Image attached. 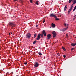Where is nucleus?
I'll list each match as a JSON object with an SVG mask.
<instances>
[{"label": "nucleus", "mask_w": 76, "mask_h": 76, "mask_svg": "<svg viewBox=\"0 0 76 76\" xmlns=\"http://www.w3.org/2000/svg\"><path fill=\"white\" fill-rule=\"evenodd\" d=\"M50 17H52L53 18H57V16L56 15H54L53 13L51 14L50 15Z\"/></svg>", "instance_id": "obj_1"}, {"label": "nucleus", "mask_w": 76, "mask_h": 76, "mask_svg": "<svg viewBox=\"0 0 76 76\" xmlns=\"http://www.w3.org/2000/svg\"><path fill=\"white\" fill-rule=\"evenodd\" d=\"M11 28H14L15 26V24L12 23H10L9 24Z\"/></svg>", "instance_id": "obj_2"}, {"label": "nucleus", "mask_w": 76, "mask_h": 76, "mask_svg": "<svg viewBox=\"0 0 76 76\" xmlns=\"http://www.w3.org/2000/svg\"><path fill=\"white\" fill-rule=\"evenodd\" d=\"M39 66V64L37 62L35 63L34 66L35 67H38Z\"/></svg>", "instance_id": "obj_3"}, {"label": "nucleus", "mask_w": 76, "mask_h": 76, "mask_svg": "<svg viewBox=\"0 0 76 76\" xmlns=\"http://www.w3.org/2000/svg\"><path fill=\"white\" fill-rule=\"evenodd\" d=\"M40 36H41V34L39 33L37 36L38 37L37 38V40H39L40 39Z\"/></svg>", "instance_id": "obj_4"}, {"label": "nucleus", "mask_w": 76, "mask_h": 76, "mask_svg": "<svg viewBox=\"0 0 76 76\" xmlns=\"http://www.w3.org/2000/svg\"><path fill=\"white\" fill-rule=\"evenodd\" d=\"M42 34L43 35H44V36L45 37L47 35V33L45 31V30H44L42 31Z\"/></svg>", "instance_id": "obj_5"}, {"label": "nucleus", "mask_w": 76, "mask_h": 76, "mask_svg": "<svg viewBox=\"0 0 76 76\" xmlns=\"http://www.w3.org/2000/svg\"><path fill=\"white\" fill-rule=\"evenodd\" d=\"M26 38H31V34H27L26 35Z\"/></svg>", "instance_id": "obj_6"}, {"label": "nucleus", "mask_w": 76, "mask_h": 76, "mask_svg": "<svg viewBox=\"0 0 76 76\" xmlns=\"http://www.w3.org/2000/svg\"><path fill=\"white\" fill-rule=\"evenodd\" d=\"M68 28V27H67L66 28H64L62 29H60V30L61 31H62V32H64Z\"/></svg>", "instance_id": "obj_7"}, {"label": "nucleus", "mask_w": 76, "mask_h": 76, "mask_svg": "<svg viewBox=\"0 0 76 76\" xmlns=\"http://www.w3.org/2000/svg\"><path fill=\"white\" fill-rule=\"evenodd\" d=\"M52 34L53 35V38H55V37H56V32H55V31H53L52 32Z\"/></svg>", "instance_id": "obj_8"}, {"label": "nucleus", "mask_w": 76, "mask_h": 76, "mask_svg": "<svg viewBox=\"0 0 76 76\" xmlns=\"http://www.w3.org/2000/svg\"><path fill=\"white\" fill-rule=\"evenodd\" d=\"M51 35L50 34H48V35H47V39H51Z\"/></svg>", "instance_id": "obj_9"}, {"label": "nucleus", "mask_w": 76, "mask_h": 76, "mask_svg": "<svg viewBox=\"0 0 76 76\" xmlns=\"http://www.w3.org/2000/svg\"><path fill=\"white\" fill-rule=\"evenodd\" d=\"M67 8V5H66L64 8V11H66V10Z\"/></svg>", "instance_id": "obj_10"}, {"label": "nucleus", "mask_w": 76, "mask_h": 76, "mask_svg": "<svg viewBox=\"0 0 76 76\" xmlns=\"http://www.w3.org/2000/svg\"><path fill=\"white\" fill-rule=\"evenodd\" d=\"M52 28H55L56 27V25L53 23H52Z\"/></svg>", "instance_id": "obj_11"}, {"label": "nucleus", "mask_w": 76, "mask_h": 76, "mask_svg": "<svg viewBox=\"0 0 76 76\" xmlns=\"http://www.w3.org/2000/svg\"><path fill=\"white\" fill-rule=\"evenodd\" d=\"M76 45V43L75 42V43H72L71 44V45H72V46H74V47H75V46Z\"/></svg>", "instance_id": "obj_12"}, {"label": "nucleus", "mask_w": 76, "mask_h": 76, "mask_svg": "<svg viewBox=\"0 0 76 76\" xmlns=\"http://www.w3.org/2000/svg\"><path fill=\"white\" fill-rule=\"evenodd\" d=\"M72 2H73V4H76V0H72Z\"/></svg>", "instance_id": "obj_13"}, {"label": "nucleus", "mask_w": 76, "mask_h": 76, "mask_svg": "<svg viewBox=\"0 0 76 76\" xmlns=\"http://www.w3.org/2000/svg\"><path fill=\"white\" fill-rule=\"evenodd\" d=\"M72 9L71 8H70V9L69 10V11L68 12V15L69 14V13H70V11L72 10Z\"/></svg>", "instance_id": "obj_14"}, {"label": "nucleus", "mask_w": 76, "mask_h": 76, "mask_svg": "<svg viewBox=\"0 0 76 76\" xmlns=\"http://www.w3.org/2000/svg\"><path fill=\"white\" fill-rule=\"evenodd\" d=\"M20 3H21V4H23V1L22 0L20 1Z\"/></svg>", "instance_id": "obj_15"}, {"label": "nucleus", "mask_w": 76, "mask_h": 76, "mask_svg": "<svg viewBox=\"0 0 76 76\" xmlns=\"http://www.w3.org/2000/svg\"><path fill=\"white\" fill-rule=\"evenodd\" d=\"M62 48L63 50L64 51H66V49H65L64 47H62Z\"/></svg>", "instance_id": "obj_16"}, {"label": "nucleus", "mask_w": 76, "mask_h": 76, "mask_svg": "<svg viewBox=\"0 0 76 76\" xmlns=\"http://www.w3.org/2000/svg\"><path fill=\"white\" fill-rule=\"evenodd\" d=\"M37 37V33H35L34 34V37L35 38V37Z\"/></svg>", "instance_id": "obj_17"}, {"label": "nucleus", "mask_w": 76, "mask_h": 76, "mask_svg": "<svg viewBox=\"0 0 76 76\" xmlns=\"http://www.w3.org/2000/svg\"><path fill=\"white\" fill-rule=\"evenodd\" d=\"M36 42H37V41H36V40L34 41L33 42V44H35V43H36Z\"/></svg>", "instance_id": "obj_18"}, {"label": "nucleus", "mask_w": 76, "mask_h": 76, "mask_svg": "<svg viewBox=\"0 0 76 76\" xmlns=\"http://www.w3.org/2000/svg\"><path fill=\"white\" fill-rule=\"evenodd\" d=\"M76 6H75L74 8V9L73 10V12H74V11H75V10H76Z\"/></svg>", "instance_id": "obj_19"}, {"label": "nucleus", "mask_w": 76, "mask_h": 76, "mask_svg": "<svg viewBox=\"0 0 76 76\" xmlns=\"http://www.w3.org/2000/svg\"><path fill=\"white\" fill-rule=\"evenodd\" d=\"M38 54H39V56H42V53H41L40 52H39Z\"/></svg>", "instance_id": "obj_20"}, {"label": "nucleus", "mask_w": 76, "mask_h": 76, "mask_svg": "<svg viewBox=\"0 0 76 76\" xmlns=\"http://www.w3.org/2000/svg\"><path fill=\"white\" fill-rule=\"evenodd\" d=\"M72 0H69V3H70L72 2Z\"/></svg>", "instance_id": "obj_21"}, {"label": "nucleus", "mask_w": 76, "mask_h": 76, "mask_svg": "<svg viewBox=\"0 0 76 76\" xmlns=\"http://www.w3.org/2000/svg\"><path fill=\"white\" fill-rule=\"evenodd\" d=\"M36 4L37 5H38V1H37L36 2Z\"/></svg>", "instance_id": "obj_22"}, {"label": "nucleus", "mask_w": 76, "mask_h": 76, "mask_svg": "<svg viewBox=\"0 0 76 76\" xmlns=\"http://www.w3.org/2000/svg\"><path fill=\"white\" fill-rule=\"evenodd\" d=\"M55 19H56V20H59V18H55Z\"/></svg>", "instance_id": "obj_23"}, {"label": "nucleus", "mask_w": 76, "mask_h": 76, "mask_svg": "<svg viewBox=\"0 0 76 76\" xmlns=\"http://www.w3.org/2000/svg\"><path fill=\"white\" fill-rule=\"evenodd\" d=\"M75 49V48H72L71 49V51H73V50Z\"/></svg>", "instance_id": "obj_24"}, {"label": "nucleus", "mask_w": 76, "mask_h": 76, "mask_svg": "<svg viewBox=\"0 0 76 76\" xmlns=\"http://www.w3.org/2000/svg\"><path fill=\"white\" fill-rule=\"evenodd\" d=\"M41 37H42V38L43 37V34H42L41 35Z\"/></svg>", "instance_id": "obj_25"}, {"label": "nucleus", "mask_w": 76, "mask_h": 76, "mask_svg": "<svg viewBox=\"0 0 76 76\" xmlns=\"http://www.w3.org/2000/svg\"><path fill=\"white\" fill-rule=\"evenodd\" d=\"M67 24L66 23H64V26H66Z\"/></svg>", "instance_id": "obj_26"}, {"label": "nucleus", "mask_w": 76, "mask_h": 76, "mask_svg": "<svg viewBox=\"0 0 76 76\" xmlns=\"http://www.w3.org/2000/svg\"><path fill=\"white\" fill-rule=\"evenodd\" d=\"M30 3H32V0H30Z\"/></svg>", "instance_id": "obj_27"}, {"label": "nucleus", "mask_w": 76, "mask_h": 76, "mask_svg": "<svg viewBox=\"0 0 76 76\" xmlns=\"http://www.w3.org/2000/svg\"><path fill=\"white\" fill-rule=\"evenodd\" d=\"M45 19H44L43 20V23H44V22H45Z\"/></svg>", "instance_id": "obj_28"}, {"label": "nucleus", "mask_w": 76, "mask_h": 76, "mask_svg": "<svg viewBox=\"0 0 76 76\" xmlns=\"http://www.w3.org/2000/svg\"><path fill=\"white\" fill-rule=\"evenodd\" d=\"M73 5H72L71 6V7L70 8H71V9H72V8H73Z\"/></svg>", "instance_id": "obj_29"}, {"label": "nucleus", "mask_w": 76, "mask_h": 76, "mask_svg": "<svg viewBox=\"0 0 76 76\" xmlns=\"http://www.w3.org/2000/svg\"><path fill=\"white\" fill-rule=\"evenodd\" d=\"M66 36L67 38H68V37H69V36H68V34H66Z\"/></svg>", "instance_id": "obj_30"}, {"label": "nucleus", "mask_w": 76, "mask_h": 76, "mask_svg": "<svg viewBox=\"0 0 76 76\" xmlns=\"http://www.w3.org/2000/svg\"><path fill=\"white\" fill-rule=\"evenodd\" d=\"M24 64L26 65L27 64V62H26V63H24Z\"/></svg>", "instance_id": "obj_31"}, {"label": "nucleus", "mask_w": 76, "mask_h": 76, "mask_svg": "<svg viewBox=\"0 0 76 76\" xmlns=\"http://www.w3.org/2000/svg\"><path fill=\"white\" fill-rule=\"evenodd\" d=\"M63 57L64 58H66V55H64Z\"/></svg>", "instance_id": "obj_32"}, {"label": "nucleus", "mask_w": 76, "mask_h": 76, "mask_svg": "<svg viewBox=\"0 0 76 76\" xmlns=\"http://www.w3.org/2000/svg\"><path fill=\"white\" fill-rule=\"evenodd\" d=\"M58 56H60V54L58 53Z\"/></svg>", "instance_id": "obj_33"}, {"label": "nucleus", "mask_w": 76, "mask_h": 76, "mask_svg": "<svg viewBox=\"0 0 76 76\" xmlns=\"http://www.w3.org/2000/svg\"><path fill=\"white\" fill-rule=\"evenodd\" d=\"M75 18H76V17H74L73 19V20H75Z\"/></svg>", "instance_id": "obj_34"}, {"label": "nucleus", "mask_w": 76, "mask_h": 76, "mask_svg": "<svg viewBox=\"0 0 76 76\" xmlns=\"http://www.w3.org/2000/svg\"><path fill=\"white\" fill-rule=\"evenodd\" d=\"M14 1H18V0H14Z\"/></svg>", "instance_id": "obj_35"}, {"label": "nucleus", "mask_w": 76, "mask_h": 76, "mask_svg": "<svg viewBox=\"0 0 76 76\" xmlns=\"http://www.w3.org/2000/svg\"><path fill=\"white\" fill-rule=\"evenodd\" d=\"M38 27V25H37L36 26V27Z\"/></svg>", "instance_id": "obj_36"}, {"label": "nucleus", "mask_w": 76, "mask_h": 76, "mask_svg": "<svg viewBox=\"0 0 76 76\" xmlns=\"http://www.w3.org/2000/svg\"><path fill=\"white\" fill-rule=\"evenodd\" d=\"M69 26L68 24H67V25H66V26Z\"/></svg>", "instance_id": "obj_37"}, {"label": "nucleus", "mask_w": 76, "mask_h": 76, "mask_svg": "<svg viewBox=\"0 0 76 76\" xmlns=\"http://www.w3.org/2000/svg\"><path fill=\"white\" fill-rule=\"evenodd\" d=\"M27 34H30V33H29H29H28Z\"/></svg>", "instance_id": "obj_38"}, {"label": "nucleus", "mask_w": 76, "mask_h": 76, "mask_svg": "<svg viewBox=\"0 0 76 76\" xmlns=\"http://www.w3.org/2000/svg\"><path fill=\"white\" fill-rule=\"evenodd\" d=\"M10 34H12V32H11Z\"/></svg>", "instance_id": "obj_39"}, {"label": "nucleus", "mask_w": 76, "mask_h": 76, "mask_svg": "<svg viewBox=\"0 0 76 76\" xmlns=\"http://www.w3.org/2000/svg\"><path fill=\"white\" fill-rule=\"evenodd\" d=\"M9 35H10V33H9Z\"/></svg>", "instance_id": "obj_40"}, {"label": "nucleus", "mask_w": 76, "mask_h": 76, "mask_svg": "<svg viewBox=\"0 0 76 76\" xmlns=\"http://www.w3.org/2000/svg\"><path fill=\"white\" fill-rule=\"evenodd\" d=\"M72 5L73 6V4H72Z\"/></svg>", "instance_id": "obj_41"}, {"label": "nucleus", "mask_w": 76, "mask_h": 76, "mask_svg": "<svg viewBox=\"0 0 76 76\" xmlns=\"http://www.w3.org/2000/svg\"><path fill=\"white\" fill-rule=\"evenodd\" d=\"M75 38H76V37H75Z\"/></svg>", "instance_id": "obj_42"}, {"label": "nucleus", "mask_w": 76, "mask_h": 76, "mask_svg": "<svg viewBox=\"0 0 76 76\" xmlns=\"http://www.w3.org/2000/svg\"><path fill=\"white\" fill-rule=\"evenodd\" d=\"M76 16V15L75 16V17Z\"/></svg>", "instance_id": "obj_43"}, {"label": "nucleus", "mask_w": 76, "mask_h": 76, "mask_svg": "<svg viewBox=\"0 0 76 76\" xmlns=\"http://www.w3.org/2000/svg\"><path fill=\"white\" fill-rule=\"evenodd\" d=\"M50 28H51V27H50Z\"/></svg>", "instance_id": "obj_44"}]
</instances>
